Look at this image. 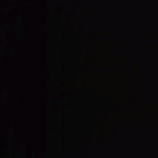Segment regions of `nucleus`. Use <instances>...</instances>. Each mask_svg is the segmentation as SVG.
<instances>
[{"label":"nucleus","instance_id":"f257e3e1","mask_svg":"<svg viewBox=\"0 0 158 158\" xmlns=\"http://www.w3.org/2000/svg\"><path fill=\"white\" fill-rule=\"evenodd\" d=\"M111 40V39L109 38V40Z\"/></svg>","mask_w":158,"mask_h":158},{"label":"nucleus","instance_id":"f03ea898","mask_svg":"<svg viewBox=\"0 0 158 158\" xmlns=\"http://www.w3.org/2000/svg\"><path fill=\"white\" fill-rule=\"evenodd\" d=\"M128 40H130V39H129Z\"/></svg>","mask_w":158,"mask_h":158},{"label":"nucleus","instance_id":"7ed1b4c3","mask_svg":"<svg viewBox=\"0 0 158 158\" xmlns=\"http://www.w3.org/2000/svg\"><path fill=\"white\" fill-rule=\"evenodd\" d=\"M139 40H140V39H139Z\"/></svg>","mask_w":158,"mask_h":158}]
</instances>
